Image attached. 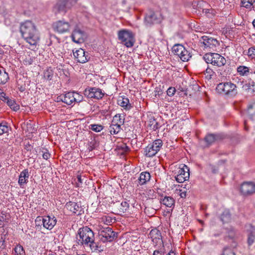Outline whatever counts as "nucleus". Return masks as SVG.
Instances as JSON below:
<instances>
[{
    "label": "nucleus",
    "mask_w": 255,
    "mask_h": 255,
    "mask_svg": "<svg viewBox=\"0 0 255 255\" xmlns=\"http://www.w3.org/2000/svg\"><path fill=\"white\" fill-rule=\"evenodd\" d=\"M83 96L80 95L79 93L74 92V102L80 103L83 100Z\"/></svg>",
    "instance_id": "09e8293b"
},
{
    "label": "nucleus",
    "mask_w": 255,
    "mask_h": 255,
    "mask_svg": "<svg viewBox=\"0 0 255 255\" xmlns=\"http://www.w3.org/2000/svg\"><path fill=\"white\" fill-rule=\"evenodd\" d=\"M204 73L207 79H211L212 78V76L215 75V73L213 69L208 67L204 72Z\"/></svg>",
    "instance_id": "37998d69"
},
{
    "label": "nucleus",
    "mask_w": 255,
    "mask_h": 255,
    "mask_svg": "<svg viewBox=\"0 0 255 255\" xmlns=\"http://www.w3.org/2000/svg\"><path fill=\"white\" fill-rule=\"evenodd\" d=\"M129 204L127 201L122 202L120 205V208L119 209L118 214L122 215L126 213L129 209Z\"/></svg>",
    "instance_id": "f704fd0d"
},
{
    "label": "nucleus",
    "mask_w": 255,
    "mask_h": 255,
    "mask_svg": "<svg viewBox=\"0 0 255 255\" xmlns=\"http://www.w3.org/2000/svg\"><path fill=\"white\" fill-rule=\"evenodd\" d=\"M73 55L78 62L84 63L88 60V56L85 55V51L82 48H79L75 51H73Z\"/></svg>",
    "instance_id": "f3484780"
},
{
    "label": "nucleus",
    "mask_w": 255,
    "mask_h": 255,
    "mask_svg": "<svg viewBox=\"0 0 255 255\" xmlns=\"http://www.w3.org/2000/svg\"><path fill=\"white\" fill-rule=\"evenodd\" d=\"M222 255H235V254L231 248L225 247L223 249Z\"/></svg>",
    "instance_id": "de8ad7c7"
},
{
    "label": "nucleus",
    "mask_w": 255,
    "mask_h": 255,
    "mask_svg": "<svg viewBox=\"0 0 255 255\" xmlns=\"http://www.w3.org/2000/svg\"><path fill=\"white\" fill-rule=\"evenodd\" d=\"M54 72L51 68H47L43 72V78L46 81L50 82L52 80Z\"/></svg>",
    "instance_id": "7c9ffc66"
},
{
    "label": "nucleus",
    "mask_w": 255,
    "mask_h": 255,
    "mask_svg": "<svg viewBox=\"0 0 255 255\" xmlns=\"http://www.w3.org/2000/svg\"><path fill=\"white\" fill-rule=\"evenodd\" d=\"M9 79L8 74L3 69H0V84H5Z\"/></svg>",
    "instance_id": "473e14b6"
},
{
    "label": "nucleus",
    "mask_w": 255,
    "mask_h": 255,
    "mask_svg": "<svg viewBox=\"0 0 255 255\" xmlns=\"http://www.w3.org/2000/svg\"><path fill=\"white\" fill-rule=\"evenodd\" d=\"M100 241L103 243L112 242L117 237V233L114 232L110 227L103 228L99 232Z\"/></svg>",
    "instance_id": "6e6552de"
},
{
    "label": "nucleus",
    "mask_w": 255,
    "mask_h": 255,
    "mask_svg": "<svg viewBox=\"0 0 255 255\" xmlns=\"http://www.w3.org/2000/svg\"><path fill=\"white\" fill-rule=\"evenodd\" d=\"M219 45V41L215 38L208 36H203L199 41V45L206 51H215Z\"/></svg>",
    "instance_id": "20e7f679"
},
{
    "label": "nucleus",
    "mask_w": 255,
    "mask_h": 255,
    "mask_svg": "<svg viewBox=\"0 0 255 255\" xmlns=\"http://www.w3.org/2000/svg\"><path fill=\"white\" fill-rule=\"evenodd\" d=\"M38 149L39 150V153L43 159L47 160L49 158L50 154L47 152L46 149L44 148H39Z\"/></svg>",
    "instance_id": "58836bf2"
},
{
    "label": "nucleus",
    "mask_w": 255,
    "mask_h": 255,
    "mask_svg": "<svg viewBox=\"0 0 255 255\" xmlns=\"http://www.w3.org/2000/svg\"><path fill=\"white\" fill-rule=\"evenodd\" d=\"M6 96V94L3 92V90L0 88V100H2L4 99V97Z\"/></svg>",
    "instance_id": "5fc2aeb1"
},
{
    "label": "nucleus",
    "mask_w": 255,
    "mask_h": 255,
    "mask_svg": "<svg viewBox=\"0 0 255 255\" xmlns=\"http://www.w3.org/2000/svg\"><path fill=\"white\" fill-rule=\"evenodd\" d=\"M148 126L154 130L158 128V124L154 118H151L149 121Z\"/></svg>",
    "instance_id": "a19ab883"
},
{
    "label": "nucleus",
    "mask_w": 255,
    "mask_h": 255,
    "mask_svg": "<svg viewBox=\"0 0 255 255\" xmlns=\"http://www.w3.org/2000/svg\"><path fill=\"white\" fill-rule=\"evenodd\" d=\"M237 72L241 76H247L249 73V68L245 66H240L237 68Z\"/></svg>",
    "instance_id": "4c0bfd02"
},
{
    "label": "nucleus",
    "mask_w": 255,
    "mask_h": 255,
    "mask_svg": "<svg viewBox=\"0 0 255 255\" xmlns=\"http://www.w3.org/2000/svg\"><path fill=\"white\" fill-rule=\"evenodd\" d=\"M28 177V172L26 171L25 170L22 171L19 175L18 180L19 184L20 185H22L23 184L26 183Z\"/></svg>",
    "instance_id": "e433bc0d"
},
{
    "label": "nucleus",
    "mask_w": 255,
    "mask_h": 255,
    "mask_svg": "<svg viewBox=\"0 0 255 255\" xmlns=\"http://www.w3.org/2000/svg\"><path fill=\"white\" fill-rule=\"evenodd\" d=\"M183 50L185 52V47L182 45L179 44H175L172 48V51L173 54L178 57L181 54Z\"/></svg>",
    "instance_id": "c85d7f7f"
},
{
    "label": "nucleus",
    "mask_w": 255,
    "mask_h": 255,
    "mask_svg": "<svg viewBox=\"0 0 255 255\" xmlns=\"http://www.w3.org/2000/svg\"><path fill=\"white\" fill-rule=\"evenodd\" d=\"M175 178L177 182L179 183H183L188 180L189 178V167L185 164L180 165L177 172V175Z\"/></svg>",
    "instance_id": "9d476101"
},
{
    "label": "nucleus",
    "mask_w": 255,
    "mask_h": 255,
    "mask_svg": "<svg viewBox=\"0 0 255 255\" xmlns=\"http://www.w3.org/2000/svg\"><path fill=\"white\" fill-rule=\"evenodd\" d=\"M203 58L207 63H210L218 67L223 66L226 63V60L223 56L216 53H206Z\"/></svg>",
    "instance_id": "7ed1b4c3"
},
{
    "label": "nucleus",
    "mask_w": 255,
    "mask_h": 255,
    "mask_svg": "<svg viewBox=\"0 0 255 255\" xmlns=\"http://www.w3.org/2000/svg\"><path fill=\"white\" fill-rule=\"evenodd\" d=\"M244 124H245V128L246 129V130H248V129H247V123H246V121H245Z\"/></svg>",
    "instance_id": "338daca9"
},
{
    "label": "nucleus",
    "mask_w": 255,
    "mask_h": 255,
    "mask_svg": "<svg viewBox=\"0 0 255 255\" xmlns=\"http://www.w3.org/2000/svg\"><path fill=\"white\" fill-rule=\"evenodd\" d=\"M40 36L39 33L36 30L33 29V41H35L33 43V46L34 45H36L38 41H39Z\"/></svg>",
    "instance_id": "c03bdc74"
},
{
    "label": "nucleus",
    "mask_w": 255,
    "mask_h": 255,
    "mask_svg": "<svg viewBox=\"0 0 255 255\" xmlns=\"http://www.w3.org/2000/svg\"><path fill=\"white\" fill-rule=\"evenodd\" d=\"M30 81H29V80H27L26 81H24V87L23 88L22 87H21V91H23L24 90H30L31 89V86H30Z\"/></svg>",
    "instance_id": "603ef678"
},
{
    "label": "nucleus",
    "mask_w": 255,
    "mask_h": 255,
    "mask_svg": "<svg viewBox=\"0 0 255 255\" xmlns=\"http://www.w3.org/2000/svg\"><path fill=\"white\" fill-rule=\"evenodd\" d=\"M8 130V126L4 124H0V135L7 132Z\"/></svg>",
    "instance_id": "8fccbe9b"
},
{
    "label": "nucleus",
    "mask_w": 255,
    "mask_h": 255,
    "mask_svg": "<svg viewBox=\"0 0 255 255\" xmlns=\"http://www.w3.org/2000/svg\"><path fill=\"white\" fill-rule=\"evenodd\" d=\"M20 31L22 37L27 42L32 45V22L26 21L20 26Z\"/></svg>",
    "instance_id": "1a4fd4ad"
},
{
    "label": "nucleus",
    "mask_w": 255,
    "mask_h": 255,
    "mask_svg": "<svg viewBox=\"0 0 255 255\" xmlns=\"http://www.w3.org/2000/svg\"><path fill=\"white\" fill-rule=\"evenodd\" d=\"M4 221H3V220L0 219V228H2L4 226Z\"/></svg>",
    "instance_id": "e2e57ef3"
},
{
    "label": "nucleus",
    "mask_w": 255,
    "mask_h": 255,
    "mask_svg": "<svg viewBox=\"0 0 255 255\" xmlns=\"http://www.w3.org/2000/svg\"><path fill=\"white\" fill-rule=\"evenodd\" d=\"M255 106V104L250 105L248 107V112L249 113H251L250 110L251 109H253L254 107Z\"/></svg>",
    "instance_id": "052dcab7"
},
{
    "label": "nucleus",
    "mask_w": 255,
    "mask_h": 255,
    "mask_svg": "<svg viewBox=\"0 0 255 255\" xmlns=\"http://www.w3.org/2000/svg\"><path fill=\"white\" fill-rule=\"evenodd\" d=\"M77 181H78V182H77V186H79V184L80 183H82V178H81V175H78L77 176Z\"/></svg>",
    "instance_id": "13d9d810"
},
{
    "label": "nucleus",
    "mask_w": 255,
    "mask_h": 255,
    "mask_svg": "<svg viewBox=\"0 0 255 255\" xmlns=\"http://www.w3.org/2000/svg\"><path fill=\"white\" fill-rule=\"evenodd\" d=\"M163 252L161 250H155L154 251L153 255H163Z\"/></svg>",
    "instance_id": "6e6d98bb"
},
{
    "label": "nucleus",
    "mask_w": 255,
    "mask_h": 255,
    "mask_svg": "<svg viewBox=\"0 0 255 255\" xmlns=\"http://www.w3.org/2000/svg\"><path fill=\"white\" fill-rule=\"evenodd\" d=\"M246 231L248 234V244L251 246L255 240V228L251 224L246 226Z\"/></svg>",
    "instance_id": "a211bd4d"
},
{
    "label": "nucleus",
    "mask_w": 255,
    "mask_h": 255,
    "mask_svg": "<svg viewBox=\"0 0 255 255\" xmlns=\"http://www.w3.org/2000/svg\"><path fill=\"white\" fill-rule=\"evenodd\" d=\"M231 219V215L228 211H225L221 216V219L224 223L228 222Z\"/></svg>",
    "instance_id": "79ce46f5"
},
{
    "label": "nucleus",
    "mask_w": 255,
    "mask_h": 255,
    "mask_svg": "<svg viewBox=\"0 0 255 255\" xmlns=\"http://www.w3.org/2000/svg\"><path fill=\"white\" fill-rule=\"evenodd\" d=\"M85 96L89 98H94L96 99H102L104 95L101 89L95 87L91 88L89 89H86L84 93Z\"/></svg>",
    "instance_id": "ddd939ff"
},
{
    "label": "nucleus",
    "mask_w": 255,
    "mask_h": 255,
    "mask_svg": "<svg viewBox=\"0 0 255 255\" xmlns=\"http://www.w3.org/2000/svg\"><path fill=\"white\" fill-rule=\"evenodd\" d=\"M252 23H253L254 27L255 28V19L253 20Z\"/></svg>",
    "instance_id": "774afa93"
},
{
    "label": "nucleus",
    "mask_w": 255,
    "mask_h": 255,
    "mask_svg": "<svg viewBox=\"0 0 255 255\" xmlns=\"http://www.w3.org/2000/svg\"><path fill=\"white\" fill-rule=\"evenodd\" d=\"M240 192L244 196H250L255 193V183L244 182L240 186Z\"/></svg>",
    "instance_id": "9b49d317"
},
{
    "label": "nucleus",
    "mask_w": 255,
    "mask_h": 255,
    "mask_svg": "<svg viewBox=\"0 0 255 255\" xmlns=\"http://www.w3.org/2000/svg\"><path fill=\"white\" fill-rule=\"evenodd\" d=\"M179 57L182 61L186 62L191 57V55L190 52L185 48V52L183 50Z\"/></svg>",
    "instance_id": "c9c22d12"
},
{
    "label": "nucleus",
    "mask_w": 255,
    "mask_h": 255,
    "mask_svg": "<svg viewBox=\"0 0 255 255\" xmlns=\"http://www.w3.org/2000/svg\"><path fill=\"white\" fill-rule=\"evenodd\" d=\"M150 179V174L148 172H143L140 174L139 180V184L143 185L147 182L149 181Z\"/></svg>",
    "instance_id": "bb28decb"
},
{
    "label": "nucleus",
    "mask_w": 255,
    "mask_h": 255,
    "mask_svg": "<svg viewBox=\"0 0 255 255\" xmlns=\"http://www.w3.org/2000/svg\"><path fill=\"white\" fill-rule=\"evenodd\" d=\"M149 236L152 242L156 245L162 242L161 235L160 231L156 229L151 230Z\"/></svg>",
    "instance_id": "412c9836"
},
{
    "label": "nucleus",
    "mask_w": 255,
    "mask_h": 255,
    "mask_svg": "<svg viewBox=\"0 0 255 255\" xmlns=\"http://www.w3.org/2000/svg\"><path fill=\"white\" fill-rule=\"evenodd\" d=\"M56 219L54 217L51 218L49 216H44L43 221V228L51 230L56 225Z\"/></svg>",
    "instance_id": "4be33fe9"
},
{
    "label": "nucleus",
    "mask_w": 255,
    "mask_h": 255,
    "mask_svg": "<svg viewBox=\"0 0 255 255\" xmlns=\"http://www.w3.org/2000/svg\"><path fill=\"white\" fill-rule=\"evenodd\" d=\"M240 5L247 9H252L255 7V0H241Z\"/></svg>",
    "instance_id": "cd10ccee"
},
{
    "label": "nucleus",
    "mask_w": 255,
    "mask_h": 255,
    "mask_svg": "<svg viewBox=\"0 0 255 255\" xmlns=\"http://www.w3.org/2000/svg\"><path fill=\"white\" fill-rule=\"evenodd\" d=\"M160 202L166 207L172 209L173 208L175 204L174 199L172 197L169 196L164 197L163 199L160 200Z\"/></svg>",
    "instance_id": "b1692460"
},
{
    "label": "nucleus",
    "mask_w": 255,
    "mask_h": 255,
    "mask_svg": "<svg viewBox=\"0 0 255 255\" xmlns=\"http://www.w3.org/2000/svg\"><path fill=\"white\" fill-rule=\"evenodd\" d=\"M119 105L123 107L126 110H129L131 106L129 102V100L127 98L120 97L118 100Z\"/></svg>",
    "instance_id": "a878e982"
},
{
    "label": "nucleus",
    "mask_w": 255,
    "mask_h": 255,
    "mask_svg": "<svg viewBox=\"0 0 255 255\" xmlns=\"http://www.w3.org/2000/svg\"><path fill=\"white\" fill-rule=\"evenodd\" d=\"M57 102L61 101L67 105H71L73 103L74 92H68L65 94L60 95L57 98Z\"/></svg>",
    "instance_id": "6ab92c4d"
},
{
    "label": "nucleus",
    "mask_w": 255,
    "mask_h": 255,
    "mask_svg": "<svg viewBox=\"0 0 255 255\" xmlns=\"http://www.w3.org/2000/svg\"><path fill=\"white\" fill-rule=\"evenodd\" d=\"M27 141V140L25 139V148L27 150H31V147H30V145L28 142V141Z\"/></svg>",
    "instance_id": "4d7b16f0"
},
{
    "label": "nucleus",
    "mask_w": 255,
    "mask_h": 255,
    "mask_svg": "<svg viewBox=\"0 0 255 255\" xmlns=\"http://www.w3.org/2000/svg\"><path fill=\"white\" fill-rule=\"evenodd\" d=\"M65 208L71 213L77 215L81 214L82 211L81 207L79 206L77 203L74 202H69L67 203L65 205Z\"/></svg>",
    "instance_id": "aec40b11"
},
{
    "label": "nucleus",
    "mask_w": 255,
    "mask_h": 255,
    "mask_svg": "<svg viewBox=\"0 0 255 255\" xmlns=\"http://www.w3.org/2000/svg\"><path fill=\"white\" fill-rule=\"evenodd\" d=\"M160 16L161 15L159 13H155L153 11L150 10L146 13L144 17L145 22L148 25L158 23L161 20Z\"/></svg>",
    "instance_id": "4468645a"
},
{
    "label": "nucleus",
    "mask_w": 255,
    "mask_h": 255,
    "mask_svg": "<svg viewBox=\"0 0 255 255\" xmlns=\"http://www.w3.org/2000/svg\"><path fill=\"white\" fill-rule=\"evenodd\" d=\"M180 196L181 198H185L186 196V192H181L180 194Z\"/></svg>",
    "instance_id": "680f3d73"
},
{
    "label": "nucleus",
    "mask_w": 255,
    "mask_h": 255,
    "mask_svg": "<svg viewBox=\"0 0 255 255\" xmlns=\"http://www.w3.org/2000/svg\"><path fill=\"white\" fill-rule=\"evenodd\" d=\"M216 90L220 94H225L230 97H234L238 93L236 85L231 82L219 83L217 86Z\"/></svg>",
    "instance_id": "f03ea898"
},
{
    "label": "nucleus",
    "mask_w": 255,
    "mask_h": 255,
    "mask_svg": "<svg viewBox=\"0 0 255 255\" xmlns=\"http://www.w3.org/2000/svg\"><path fill=\"white\" fill-rule=\"evenodd\" d=\"M90 129L95 132H99L103 129V127L101 125H91Z\"/></svg>",
    "instance_id": "49530a36"
},
{
    "label": "nucleus",
    "mask_w": 255,
    "mask_h": 255,
    "mask_svg": "<svg viewBox=\"0 0 255 255\" xmlns=\"http://www.w3.org/2000/svg\"><path fill=\"white\" fill-rule=\"evenodd\" d=\"M176 255L175 253L173 251H170L167 255Z\"/></svg>",
    "instance_id": "69168bd1"
},
{
    "label": "nucleus",
    "mask_w": 255,
    "mask_h": 255,
    "mask_svg": "<svg viewBox=\"0 0 255 255\" xmlns=\"http://www.w3.org/2000/svg\"><path fill=\"white\" fill-rule=\"evenodd\" d=\"M52 27L54 31L59 33L68 32L70 29V24L64 20H59L54 22Z\"/></svg>",
    "instance_id": "f8f14e48"
},
{
    "label": "nucleus",
    "mask_w": 255,
    "mask_h": 255,
    "mask_svg": "<svg viewBox=\"0 0 255 255\" xmlns=\"http://www.w3.org/2000/svg\"><path fill=\"white\" fill-rule=\"evenodd\" d=\"M39 148H40V147H38L37 148H35V152L38 156H41V154L39 153V150L38 149Z\"/></svg>",
    "instance_id": "0e129e2a"
},
{
    "label": "nucleus",
    "mask_w": 255,
    "mask_h": 255,
    "mask_svg": "<svg viewBox=\"0 0 255 255\" xmlns=\"http://www.w3.org/2000/svg\"><path fill=\"white\" fill-rule=\"evenodd\" d=\"M78 234L79 238L77 237V240L79 245L89 247L92 251L101 252L104 251V247L95 242L94 233L90 228L88 227L80 228Z\"/></svg>",
    "instance_id": "f257e3e1"
},
{
    "label": "nucleus",
    "mask_w": 255,
    "mask_h": 255,
    "mask_svg": "<svg viewBox=\"0 0 255 255\" xmlns=\"http://www.w3.org/2000/svg\"><path fill=\"white\" fill-rule=\"evenodd\" d=\"M243 88L244 90L248 91V93L253 94L255 92V82L250 80L248 83L243 86Z\"/></svg>",
    "instance_id": "393cba45"
},
{
    "label": "nucleus",
    "mask_w": 255,
    "mask_h": 255,
    "mask_svg": "<svg viewBox=\"0 0 255 255\" xmlns=\"http://www.w3.org/2000/svg\"><path fill=\"white\" fill-rule=\"evenodd\" d=\"M223 136L220 134L209 133L207 134L204 138L207 147L210 146L217 141L222 140Z\"/></svg>",
    "instance_id": "2eb2a0df"
},
{
    "label": "nucleus",
    "mask_w": 255,
    "mask_h": 255,
    "mask_svg": "<svg viewBox=\"0 0 255 255\" xmlns=\"http://www.w3.org/2000/svg\"><path fill=\"white\" fill-rule=\"evenodd\" d=\"M48 45L52 46V47L50 48L54 49L55 52H57V53L59 54V53L60 52L61 44L58 40H57V41L56 42L54 43V44H53L52 41H51L50 44Z\"/></svg>",
    "instance_id": "ea45409f"
},
{
    "label": "nucleus",
    "mask_w": 255,
    "mask_h": 255,
    "mask_svg": "<svg viewBox=\"0 0 255 255\" xmlns=\"http://www.w3.org/2000/svg\"><path fill=\"white\" fill-rule=\"evenodd\" d=\"M78 1V0H57L54 6L56 12L65 13Z\"/></svg>",
    "instance_id": "0eeeda50"
},
{
    "label": "nucleus",
    "mask_w": 255,
    "mask_h": 255,
    "mask_svg": "<svg viewBox=\"0 0 255 255\" xmlns=\"http://www.w3.org/2000/svg\"><path fill=\"white\" fill-rule=\"evenodd\" d=\"M248 56L251 58H255V46H253L248 49Z\"/></svg>",
    "instance_id": "3c124183"
},
{
    "label": "nucleus",
    "mask_w": 255,
    "mask_h": 255,
    "mask_svg": "<svg viewBox=\"0 0 255 255\" xmlns=\"http://www.w3.org/2000/svg\"><path fill=\"white\" fill-rule=\"evenodd\" d=\"M176 92V89L174 87H169L167 91V94L169 96H173Z\"/></svg>",
    "instance_id": "864d4df0"
},
{
    "label": "nucleus",
    "mask_w": 255,
    "mask_h": 255,
    "mask_svg": "<svg viewBox=\"0 0 255 255\" xmlns=\"http://www.w3.org/2000/svg\"><path fill=\"white\" fill-rule=\"evenodd\" d=\"M71 37L74 42L81 43L84 41L85 34L82 30L77 28L73 31Z\"/></svg>",
    "instance_id": "dca6fc26"
},
{
    "label": "nucleus",
    "mask_w": 255,
    "mask_h": 255,
    "mask_svg": "<svg viewBox=\"0 0 255 255\" xmlns=\"http://www.w3.org/2000/svg\"><path fill=\"white\" fill-rule=\"evenodd\" d=\"M134 35L133 33L126 29L121 30L118 32V38L121 43L127 47L133 46L134 40Z\"/></svg>",
    "instance_id": "39448f33"
},
{
    "label": "nucleus",
    "mask_w": 255,
    "mask_h": 255,
    "mask_svg": "<svg viewBox=\"0 0 255 255\" xmlns=\"http://www.w3.org/2000/svg\"><path fill=\"white\" fill-rule=\"evenodd\" d=\"M112 123L116 125L122 126L124 124L125 119L123 118V117L121 115L117 114L113 117Z\"/></svg>",
    "instance_id": "2f4dec72"
},
{
    "label": "nucleus",
    "mask_w": 255,
    "mask_h": 255,
    "mask_svg": "<svg viewBox=\"0 0 255 255\" xmlns=\"http://www.w3.org/2000/svg\"><path fill=\"white\" fill-rule=\"evenodd\" d=\"M163 145L162 140L160 139L155 140L152 143L149 144L144 149V155L146 157H151L155 156L160 150Z\"/></svg>",
    "instance_id": "423d86ee"
},
{
    "label": "nucleus",
    "mask_w": 255,
    "mask_h": 255,
    "mask_svg": "<svg viewBox=\"0 0 255 255\" xmlns=\"http://www.w3.org/2000/svg\"><path fill=\"white\" fill-rule=\"evenodd\" d=\"M109 130L111 134H118L122 130L121 126L112 123L109 127Z\"/></svg>",
    "instance_id": "c756f323"
},
{
    "label": "nucleus",
    "mask_w": 255,
    "mask_h": 255,
    "mask_svg": "<svg viewBox=\"0 0 255 255\" xmlns=\"http://www.w3.org/2000/svg\"><path fill=\"white\" fill-rule=\"evenodd\" d=\"M44 217L38 216L35 220L36 230L40 231L43 228Z\"/></svg>",
    "instance_id": "72a5a7b5"
},
{
    "label": "nucleus",
    "mask_w": 255,
    "mask_h": 255,
    "mask_svg": "<svg viewBox=\"0 0 255 255\" xmlns=\"http://www.w3.org/2000/svg\"><path fill=\"white\" fill-rule=\"evenodd\" d=\"M14 252L17 255H24L25 254L23 247L20 245H17L15 247Z\"/></svg>",
    "instance_id": "a18cd8bd"
},
{
    "label": "nucleus",
    "mask_w": 255,
    "mask_h": 255,
    "mask_svg": "<svg viewBox=\"0 0 255 255\" xmlns=\"http://www.w3.org/2000/svg\"><path fill=\"white\" fill-rule=\"evenodd\" d=\"M4 99H2V101L6 104L14 111H17L19 109V106L17 105L15 101L12 98H9L7 96H6Z\"/></svg>",
    "instance_id": "5701e85b"
},
{
    "label": "nucleus",
    "mask_w": 255,
    "mask_h": 255,
    "mask_svg": "<svg viewBox=\"0 0 255 255\" xmlns=\"http://www.w3.org/2000/svg\"><path fill=\"white\" fill-rule=\"evenodd\" d=\"M5 217H6V216L4 215V214H2V215L0 216V219H1V220H3V221H4L5 222L7 223L8 221H6V219L5 218Z\"/></svg>",
    "instance_id": "bf43d9fd"
}]
</instances>
